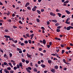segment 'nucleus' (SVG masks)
Instances as JSON below:
<instances>
[{"instance_id":"f257e3e1","label":"nucleus","mask_w":73,"mask_h":73,"mask_svg":"<svg viewBox=\"0 0 73 73\" xmlns=\"http://www.w3.org/2000/svg\"><path fill=\"white\" fill-rule=\"evenodd\" d=\"M42 42L44 45H45L46 44V40H45L43 39L42 41Z\"/></svg>"},{"instance_id":"f03ea898","label":"nucleus","mask_w":73,"mask_h":73,"mask_svg":"<svg viewBox=\"0 0 73 73\" xmlns=\"http://www.w3.org/2000/svg\"><path fill=\"white\" fill-rule=\"evenodd\" d=\"M30 4V3L29 2H27L25 5V7H27L28 6H29V5Z\"/></svg>"},{"instance_id":"7ed1b4c3","label":"nucleus","mask_w":73,"mask_h":73,"mask_svg":"<svg viewBox=\"0 0 73 73\" xmlns=\"http://www.w3.org/2000/svg\"><path fill=\"white\" fill-rule=\"evenodd\" d=\"M34 36V34H32V35H30V36L31 37V40L33 38V37Z\"/></svg>"},{"instance_id":"20e7f679","label":"nucleus","mask_w":73,"mask_h":73,"mask_svg":"<svg viewBox=\"0 0 73 73\" xmlns=\"http://www.w3.org/2000/svg\"><path fill=\"white\" fill-rule=\"evenodd\" d=\"M4 37L5 38H11V37L10 36H7V35H4Z\"/></svg>"},{"instance_id":"39448f33","label":"nucleus","mask_w":73,"mask_h":73,"mask_svg":"<svg viewBox=\"0 0 73 73\" xmlns=\"http://www.w3.org/2000/svg\"><path fill=\"white\" fill-rule=\"evenodd\" d=\"M7 69H5V70H4V72H5L6 73H9V72L7 70Z\"/></svg>"},{"instance_id":"423d86ee","label":"nucleus","mask_w":73,"mask_h":73,"mask_svg":"<svg viewBox=\"0 0 73 73\" xmlns=\"http://www.w3.org/2000/svg\"><path fill=\"white\" fill-rule=\"evenodd\" d=\"M66 12L67 14H68V15H69L70 13V12H69L68 10H66Z\"/></svg>"},{"instance_id":"0eeeda50","label":"nucleus","mask_w":73,"mask_h":73,"mask_svg":"<svg viewBox=\"0 0 73 73\" xmlns=\"http://www.w3.org/2000/svg\"><path fill=\"white\" fill-rule=\"evenodd\" d=\"M50 15L51 16H55L56 15L55 14H54L53 13H52V12H51L50 13Z\"/></svg>"},{"instance_id":"6e6552de","label":"nucleus","mask_w":73,"mask_h":73,"mask_svg":"<svg viewBox=\"0 0 73 73\" xmlns=\"http://www.w3.org/2000/svg\"><path fill=\"white\" fill-rule=\"evenodd\" d=\"M33 70L34 72H37V68H34Z\"/></svg>"},{"instance_id":"1a4fd4ad","label":"nucleus","mask_w":73,"mask_h":73,"mask_svg":"<svg viewBox=\"0 0 73 73\" xmlns=\"http://www.w3.org/2000/svg\"><path fill=\"white\" fill-rule=\"evenodd\" d=\"M70 29V26L69 27H67L66 30H67L68 31H69Z\"/></svg>"},{"instance_id":"9d476101","label":"nucleus","mask_w":73,"mask_h":73,"mask_svg":"<svg viewBox=\"0 0 73 73\" xmlns=\"http://www.w3.org/2000/svg\"><path fill=\"white\" fill-rule=\"evenodd\" d=\"M65 61H66L64 59V63H65V64H67V65H70V63L68 62H66Z\"/></svg>"},{"instance_id":"9b49d317","label":"nucleus","mask_w":73,"mask_h":73,"mask_svg":"<svg viewBox=\"0 0 73 73\" xmlns=\"http://www.w3.org/2000/svg\"><path fill=\"white\" fill-rule=\"evenodd\" d=\"M55 68L56 69H58V66L57 65H56L54 66Z\"/></svg>"},{"instance_id":"f8f14e48","label":"nucleus","mask_w":73,"mask_h":73,"mask_svg":"<svg viewBox=\"0 0 73 73\" xmlns=\"http://www.w3.org/2000/svg\"><path fill=\"white\" fill-rule=\"evenodd\" d=\"M51 72H53V73H55V70L53 69L52 70H51Z\"/></svg>"},{"instance_id":"ddd939ff","label":"nucleus","mask_w":73,"mask_h":73,"mask_svg":"<svg viewBox=\"0 0 73 73\" xmlns=\"http://www.w3.org/2000/svg\"><path fill=\"white\" fill-rule=\"evenodd\" d=\"M38 13V14H40L41 13V11H40L38 10H37L36 11Z\"/></svg>"},{"instance_id":"4468645a","label":"nucleus","mask_w":73,"mask_h":73,"mask_svg":"<svg viewBox=\"0 0 73 73\" xmlns=\"http://www.w3.org/2000/svg\"><path fill=\"white\" fill-rule=\"evenodd\" d=\"M26 69H29V70H31L32 69V68L30 67H28V68H27Z\"/></svg>"},{"instance_id":"2eb2a0df","label":"nucleus","mask_w":73,"mask_h":73,"mask_svg":"<svg viewBox=\"0 0 73 73\" xmlns=\"http://www.w3.org/2000/svg\"><path fill=\"white\" fill-rule=\"evenodd\" d=\"M58 15L60 17H61V16L62 15V14H60V13H58Z\"/></svg>"},{"instance_id":"dca6fc26","label":"nucleus","mask_w":73,"mask_h":73,"mask_svg":"<svg viewBox=\"0 0 73 73\" xmlns=\"http://www.w3.org/2000/svg\"><path fill=\"white\" fill-rule=\"evenodd\" d=\"M69 3V1L67 0L66 1L64 2V4H67Z\"/></svg>"},{"instance_id":"f3484780","label":"nucleus","mask_w":73,"mask_h":73,"mask_svg":"<svg viewBox=\"0 0 73 73\" xmlns=\"http://www.w3.org/2000/svg\"><path fill=\"white\" fill-rule=\"evenodd\" d=\"M9 64L12 68H13V66L12 65V63H9Z\"/></svg>"},{"instance_id":"a211bd4d","label":"nucleus","mask_w":73,"mask_h":73,"mask_svg":"<svg viewBox=\"0 0 73 73\" xmlns=\"http://www.w3.org/2000/svg\"><path fill=\"white\" fill-rule=\"evenodd\" d=\"M51 62H52V61H51V60H48V63H49V64H50V63H51Z\"/></svg>"},{"instance_id":"6ab92c4d","label":"nucleus","mask_w":73,"mask_h":73,"mask_svg":"<svg viewBox=\"0 0 73 73\" xmlns=\"http://www.w3.org/2000/svg\"><path fill=\"white\" fill-rule=\"evenodd\" d=\"M26 36L27 37H29V38H30V36L29 35V34L27 33L26 34Z\"/></svg>"},{"instance_id":"aec40b11","label":"nucleus","mask_w":73,"mask_h":73,"mask_svg":"<svg viewBox=\"0 0 73 73\" xmlns=\"http://www.w3.org/2000/svg\"><path fill=\"white\" fill-rule=\"evenodd\" d=\"M41 66L42 67V68H45V65L44 64H42Z\"/></svg>"},{"instance_id":"412c9836","label":"nucleus","mask_w":73,"mask_h":73,"mask_svg":"<svg viewBox=\"0 0 73 73\" xmlns=\"http://www.w3.org/2000/svg\"><path fill=\"white\" fill-rule=\"evenodd\" d=\"M27 9H28L29 10H31V8L30 7H27Z\"/></svg>"},{"instance_id":"4be33fe9","label":"nucleus","mask_w":73,"mask_h":73,"mask_svg":"<svg viewBox=\"0 0 73 73\" xmlns=\"http://www.w3.org/2000/svg\"><path fill=\"white\" fill-rule=\"evenodd\" d=\"M19 23L20 24H23V22H22L21 21H19Z\"/></svg>"},{"instance_id":"5701e85b","label":"nucleus","mask_w":73,"mask_h":73,"mask_svg":"<svg viewBox=\"0 0 73 73\" xmlns=\"http://www.w3.org/2000/svg\"><path fill=\"white\" fill-rule=\"evenodd\" d=\"M36 21L38 22V23H39L40 22V19H36Z\"/></svg>"},{"instance_id":"b1692460","label":"nucleus","mask_w":73,"mask_h":73,"mask_svg":"<svg viewBox=\"0 0 73 73\" xmlns=\"http://www.w3.org/2000/svg\"><path fill=\"white\" fill-rule=\"evenodd\" d=\"M19 66H20L21 67H22V66H23V64L21 63H20Z\"/></svg>"},{"instance_id":"393cba45","label":"nucleus","mask_w":73,"mask_h":73,"mask_svg":"<svg viewBox=\"0 0 73 73\" xmlns=\"http://www.w3.org/2000/svg\"><path fill=\"white\" fill-rule=\"evenodd\" d=\"M32 10L33 11V12H35V11L36 10V9H35L34 8H33Z\"/></svg>"},{"instance_id":"a878e982","label":"nucleus","mask_w":73,"mask_h":73,"mask_svg":"<svg viewBox=\"0 0 73 73\" xmlns=\"http://www.w3.org/2000/svg\"><path fill=\"white\" fill-rule=\"evenodd\" d=\"M24 43L25 44H28V41L27 40H26L25 41Z\"/></svg>"},{"instance_id":"bb28decb","label":"nucleus","mask_w":73,"mask_h":73,"mask_svg":"<svg viewBox=\"0 0 73 73\" xmlns=\"http://www.w3.org/2000/svg\"><path fill=\"white\" fill-rule=\"evenodd\" d=\"M56 32H60V29H57Z\"/></svg>"},{"instance_id":"cd10ccee","label":"nucleus","mask_w":73,"mask_h":73,"mask_svg":"<svg viewBox=\"0 0 73 73\" xmlns=\"http://www.w3.org/2000/svg\"><path fill=\"white\" fill-rule=\"evenodd\" d=\"M17 50H18V51H19L20 50H21V49L20 48H17Z\"/></svg>"},{"instance_id":"c85d7f7f","label":"nucleus","mask_w":73,"mask_h":73,"mask_svg":"<svg viewBox=\"0 0 73 73\" xmlns=\"http://www.w3.org/2000/svg\"><path fill=\"white\" fill-rule=\"evenodd\" d=\"M7 70H11V67H7Z\"/></svg>"},{"instance_id":"c756f323","label":"nucleus","mask_w":73,"mask_h":73,"mask_svg":"<svg viewBox=\"0 0 73 73\" xmlns=\"http://www.w3.org/2000/svg\"><path fill=\"white\" fill-rule=\"evenodd\" d=\"M24 45H25V44H24V43H22L21 44V46H24Z\"/></svg>"},{"instance_id":"7c9ffc66","label":"nucleus","mask_w":73,"mask_h":73,"mask_svg":"<svg viewBox=\"0 0 73 73\" xmlns=\"http://www.w3.org/2000/svg\"><path fill=\"white\" fill-rule=\"evenodd\" d=\"M10 57H12V53H10L9 54Z\"/></svg>"},{"instance_id":"2f4dec72","label":"nucleus","mask_w":73,"mask_h":73,"mask_svg":"<svg viewBox=\"0 0 73 73\" xmlns=\"http://www.w3.org/2000/svg\"><path fill=\"white\" fill-rule=\"evenodd\" d=\"M27 71L28 72H29V73H31V71H30L29 70V69H26Z\"/></svg>"},{"instance_id":"473e14b6","label":"nucleus","mask_w":73,"mask_h":73,"mask_svg":"<svg viewBox=\"0 0 73 73\" xmlns=\"http://www.w3.org/2000/svg\"><path fill=\"white\" fill-rule=\"evenodd\" d=\"M0 52H1L2 53H3L4 52L3 51V50L1 49V48H0Z\"/></svg>"},{"instance_id":"72a5a7b5","label":"nucleus","mask_w":73,"mask_h":73,"mask_svg":"<svg viewBox=\"0 0 73 73\" xmlns=\"http://www.w3.org/2000/svg\"><path fill=\"white\" fill-rule=\"evenodd\" d=\"M49 45L51 46L52 45V42H50L49 43Z\"/></svg>"},{"instance_id":"f704fd0d","label":"nucleus","mask_w":73,"mask_h":73,"mask_svg":"<svg viewBox=\"0 0 73 73\" xmlns=\"http://www.w3.org/2000/svg\"><path fill=\"white\" fill-rule=\"evenodd\" d=\"M70 18H68L66 20V21H69V20H70Z\"/></svg>"},{"instance_id":"c9c22d12","label":"nucleus","mask_w":73,"mask_h":73,"mask_svg":"<svg viewBox=\"0 0 73 73\" xmlns=\"http://www.w3.org/2000/svg\"><path fill=\"white\" fill-rule=\"evenodd\" d=\"M17 67L18 69H19V68H20V66H19V64H17Z\"/></svg>"},{"instance_id":"e433bc0d","label":"nucleus","mask_w":73,"mask_h":73,"mask_svg":"<svg viewBox=\"0 0 73 73\" xmlns=\"http://www.w3.org/2000/svg\"><path fill=\"white\" fill-rule=\"evenodd\" d=\"M30 65L31 66H33V64L32 62L30 63Z\"/></svg>"},{"instance_id":"4c0bfd02","label":"nucleus","mask_w":73,"mask_h":73,"mask_svg":"<svg viewBox=\"0 0 73 73\" xmlns=\"http://www.w3.org/2000/svg\"><path fill=\"white\" fill-rule=\"evenodd\" d=\"M26 62L27 64H28V63H29V61L28 60H26Z\"/></svg>"},{"instance_id":"58836bf2","label":"nucleus","mask_w":73,"mask_h":73,"mask_svg":"<svg viewBox=\"0 0 73 73\" xmlns=\"http://www.w3.org/2000/svg\"><path fill=\"white\" fill-rule=\"evenodd\" d=\"M22 62H25V60L24 59H22Z\"/></svg>"},{"instance_id":"ea45409f","label":"nucleus","mask_w":73,"mask_h":73,"mask_svg":"<svg viewBox=\"0 0 73 73\" xmlns=\"http://www.w3.org/2000/svg\"><path fill=\"white\" fill-rule=\"evenodd\" d=\"M47 48H50V45L47 44Z\"/></svg>"},{"instance_id":"a19ab883","label":"nucleus","mask_w":73,"mask_h":73,"mask_svg":"<svg viewBox=\"0 0 73 73\" xmlns=\"http://www.w3.org/2000/svg\"><path fill=\"white\" fill-rule=\"evenodd\" d=\"M66 49L67 50H70V47H67L66 48Z\"/></svg>"},{"instance_id":"79ce46f5","label":"nucleus","mask_w":73,"mask_h":73,"mask_svg":"<svg viewBox=\"0 0 73 73\" xmlns=\"http://www.w3.org/2000/svg\"><path fill=\"white\" fill-rule=\"evenodd\" d=\"M64 50H63L62 51V54H64Z\"/></svg>"},{"instance_id":"37998d69","label":"nucleus","mask_w":73,"mask_h":73,"mask_svg":"<svg viewBox=\"0 0 73 73\" xmlns=\"http://www.w3.org/2000/svg\"><path fill=\"white\" fill-rule=\"evenodd\" d=\"M4 65H7V63L6 62H4Z\"/></svg>"},{"instance_id":"c03bdc74","label":"nucleus","mask_w":73,"mask_h":73,"mask_svg":"<svg viewBox=\"0 0 73 73\" xmlns=\"http://www.w3.org/2000/svg\"><path fill=\"white\" fill-rule=\"evenodd\" d=\"M28 42L29 44H31V43H32L31 40H29Z\"/></svg>"},{"instance_id":"a18cd8bd","label":"nucleus","mask_w":73,"mask_h":73,"mask_svg":"<svg viewBox=\"0 0 73 73\" xmlns=\"http://www.w3.org/2000/svg\"><path fill=\"white\" fill-rule=\"evenodd\" d=\"M11 46H13V47H14V48H15V44H13L11 45Z\"/></svg>"},{"instance_id":"49530a36","label":"nucleus","mask_w":73,"mask_h":73,"mask_svg":"<svg viewBox=\"0 0 73 73\" xmlns=\"http://www.w3.org/2000/svg\"><path fill=\"white\" fill-rule=\"evenodd\" d=\"M14 70H16L17 69V67H14Z\"/></svg>"},{"instance_id":"de8ad7c7","label":"nucleus","mask_w":73,"mask_h":73,"mask_svg":"<svg viewBox=\"0 0 73 73\" xmlns=\"http://www.w3.org/2000/svg\"><path fill=\"white\" fill-rule=\"evenodd\" d=\"M14 72V71H13V70H10V73H13Z\"/></svg>"},{"instance_id":"09e8293b","label":"nucleus","mask_w":73,"mask_h":73,"mask_svg":"<svg viewBox=\"0 0 73 73\" xmlns=\"http://www.w3.org/2000/svg\"><path fill=\"white\" fill-rule=\"evenodd\" d=\"M57 29H60L61 28V26H59L57 27Z\"/></svg>"},{"instance_id":"8fccbe9b","label":"nucleus","mask_w":73,"mask_h":73,"mask_svg":"<svg viewBox=\"0 0 73 73\" xmlns=\"http://www.w3.org/2000/svg\"><path fill=\"white\" fill-rule=\"evenodd\" d=\"M9 40H13V38H9Z\"/></svg>"},{"instance_id":"3c124183","label":"nucleus","mask_w":73,"mask_h":73,"mask_svg":"<svg viewBox=\"0 0 73 73\" xmlns=\"http://www.w3.org/2000/svg\"><path fill=\"white\" fill-rule=\"evenodd\" d=\"M41 29H43V30H45V28H44V27H41Z\"/></svg>"},{"instance_id":"603ef678","label":"nucleus","mask_w":73,"mask_h":73,"mask_svg":"<svg viewBox=\"0 0 73 73\" xmlns=\"http://www.w3.org/2000/svg\"><path fill=\"white\" fill-rule=\"evenodd\" d=\"M12 16H13V17H15V14L14 13L12 15Z\"/></svg>"},{"instance_id":"864d4df0","label":"nucleus","mask_w":73,"mask_h":73,"mask_svg":"<svg viewBox=\"0 0 73 73\" xmlns=\"http://www.w3.org/2000/svg\"><path fill=\"white\" fill-rule=\"evenodd\" d=\"M44 9H41V12H44Z\"/></svg>"},{"instance_id":"5fc2aeb1","label":"nucleus","mask_w":73,"mask_h":73,"mask_svg":"<svg viewBox=\"0 0 73 73\" xmlns=\"http://www.w3.org/2000/svg\"><path fill=\"white\" fill-rule=\"evenodd\" d=\"M51 55L52 56H56V54H52Z\"/></svg>"},{"instance_id":"6e6d98bb","label":"nucleus","mask_w":73,"mask_h":73,"mask_svg":"<svg viewBox=\"0 0 73 73\" xmlns=\"http://www.w3.org/2000/svg\"><path fill=\"white\" fill-rule=\"evenodd\" d=\"M38 64H41V62H40V61H38Z\"/></svg>"},{"instance_id":"4d7b16f0","label":"nucleus","mask_w":73,"mask_h":73,"mask_svg":"<svg viewBox=\"0 0 73 73\" xmlns=\"http://www.w3.org/2000/svg\"><path fill=\"white\" fill-rule=\"evenodd\" d=\"M0 22H1V23H3V22H4V21L2 20H0Z\"/></svg>"},{"instance_id":"13d9d810","label":"nucleus","mask_w":73,"mask_h":73,"mask_svg":"<svg viewBox=\"0 0 73 73\" xmlns=\"http://www.w3.org/2000/svg\"><path fill=\"white\" fill-rule=\"evenodd\" d=\"M66 24H69V22H68V21H66Z\"/></svg>"},{"instance_id":"bf43d9fd","label":"nucleus","mask_w":73,"mask_h":73,"mask_svg":"<svg viewBox=\"0 0 73 73\" xmlns=\"http://www.w3.org/2000/svg\"><path fill=\"white\" fill-rule=\"evenodd\" d=\"M39 50H40V51H41V50H42V48H39Z\"/></svg>"},{"instance_id":"052dcab7","label":"nucleus","mask_w":73,"mask_h":73,"mask_svg":"<svg viewBox=\"0 0 73 73\" xmlns=\"http://www.w3.org/2000/svg\"><path fill=\"white\" fill-rule=\"evenodd\" d=\"M8 22H9V23H11V19H9V20H8Z\"/></svg>"},{"instance_id":"680f3d73","label":"nucleus","mask_w":73,"mask_h":73,"mask_svg":"<svg viewBox=\"0 0 73 73\" xmlns=\"http://www.w3.org/2000/svg\"><path fill=\"white\" fill-rule=\"evenodd\" d=\"M19 53H22V50H20L19 51Z\"/></svg>"},{"instance_id":"e2e57ef3","label":"nucleus","mask_w":73,"mask_h":73,"mask_svg":"<svg viewBox=\"0 0 73 73\" xmlns=\"http://www.w3.org/2000/svg\"><path fill=\"white\" fill-rule=\"evenodd\" d=\"M70 46H73V44H72V43H70Z\"/></svg>"},{"instance_id":"0e129e2a","label":"nucleus","mask_w":73,"mask_h":73,"mask_svg":"<svg viewBox=\"0 0 73 73\" xmlns=\"http://www.w3.org/2000/svg\"><path fill=\"white\" fill-rule=\"evenodd\" d=\"M5 41H8V38H6L5 39Z\"/></svg>"},{"instance_id":"69168bd1","label":"nucleus","mask_w":73,"mask_h":73,"mask_svg":"<svg viewBox=\"0 0 73 73\" xmlns=\"http://www.w3.org/2000/svg\"><path fill=\"white\" fill-rule=\"evenodd\" d=\"M71 26H73V23L72 22L71 23Z\"/></svg>"},{"instance_id":"338daca9","label":"nucleus","mask_w":73,"mask_h":73,"mask_svg":"<svg viewBox=\"0 0 73 73\" xmlns=\"http://www.w3.org/2000/svg\"><path fill=\"white\" fill-rule=\"evenodd\" d=\"M58 23H56L55 24V26H58Z\"/></svg>"},{"instance_id":"774afa93","label":"nucleus","mask_w":73,"mask_h":73,"mask_svg":"<svg viewBox=\"0 0 73 73\" xmlns=\"http://www.w3.org/2000/svg\"><path fill=\"white\" fill-rule=\"evenodd\" d=\"M8 30H5V32H8Z\"/></svg>"}]
</instances>
